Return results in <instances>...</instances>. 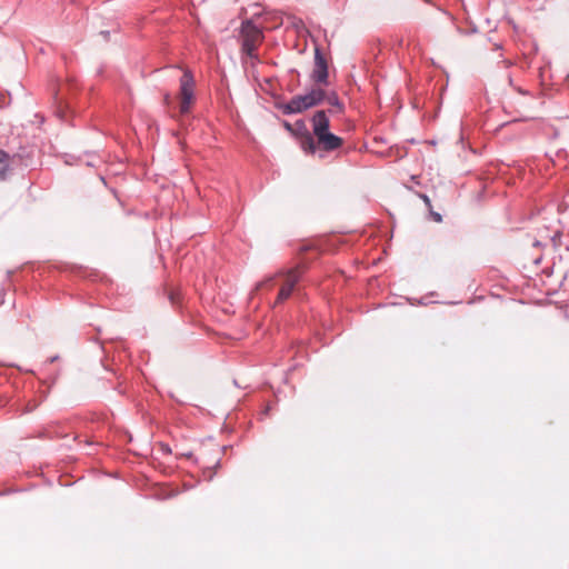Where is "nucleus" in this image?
<instances>
[{"label": "nucleus", "instance_id": "obj_1", "mask_svg": "<svg viewBox=\"0 0 569 569\" xmlns=\"http://www.w3.org/2000/svg\"><path fill=\"white\" fill-rule=\"evenodd\" d=\"M312 136L317 139V149L330 152L342 147L343 140L339 136L329 131L330 119L326 110L316 111L311 119Z\"/></svg>", "mask_w": 569, "mask_h": 569}, {"label": "nucleus", "instance_id": "obj_2", "mask_svg": "<svg viewBox=\"0 0 569 569\" xmlns=\"http://www.w3.org/2000/svg\"><path fill=\"white\" fill-rule=\"evenodd\" d=\"M325 98L326 91L322 88L313 87L305 94L292 97L288 102H277L276 108L286 116L302 113L321 104Z\"/></svg>", "mask_w": 569, "mask_h": 569}, {"label": "nucleus", "instance_id": "obj_3", "mask_svg": "<svg viewBox=\"0 0 569 569\" xmlns=\"http://www.w3.org/2000/svg\"><path fill=\"white\" fill-rule=\"evenodd\" d=\"M240 37L241 53L250 58L253 63H259L260 60L256 50L264 39L262 29L254 24L252 20H244L241 23Z\"/></svg>", "mask_w": 569, "mask_h": 569}, {"label": "nucleus", "instance_id": "obj_4", "mask_svg": "<svg viewBox=\"0 0 569 569\" xmlns=\"http://www.w3.org/2000/svg\"><path fill=\"white\" fill-rule=\"evenodd\" d=\"M194 77L191 70L186 69L180 78V112L186 114L190 111L194 98Z\"/></svg>", "mask_w": 569, "mask_h": 569}, {"label": "nucleus", "instance_id": "obj_5", "mask_svg": "<svg viewBox=\"0 0 569 569\" xmlns=\"http://www.w3.org/2000/svg\"><path fill=\"white\" fill-rule=\"evenodd\" d=\"M303 273V269L301 267H295L287 271L279 272V276L284 278L283 283L279 290L276 302L282 303L286 301L292 293L296 284L300 281Z\"/></svg>", "mask_w": 569, "mask_h": 569}, {"label": "nucleus", "instance_id": "obj_6", "mask_svg": "<svg viewBox=\"0 0 569 569\" xmlns=\"http://www.w3.org/2000/svg\"><path fill=\"white\" fill-rule=\"evenodd\" d=\"M310 77L316 84H328V63L323 53L318 47L315 49V66Z\"/></svg>", "mask_w": 569, "mask_h": 569}, {"label": "nucleus", "instance_id": "obj_7", "mask_svg": "<svg viewBox=\"0 0 569 569\" xmlns=\"http://www.w3.org/2000/svg\"><path fill=\"white\" fill-rule=\"evenodd\" d=\"M295 133L300 138V147L306 153H316V140L303 120L300 119L295 122Z\"/></svg>", "mask_w": 569, "mask_h": 569}, {"label": "nucleus", "instance_id": "obj_8", "mask_svg": "<svg viewBox=\"0 0 569 569\" xmlns=\"http://www.w3.org/2000/svg\"><path fill=\"white\" fill-rule=\"evenodd\" d=\"M10 156L7 151L0 149V181L8 179L11 168L9 166Z\"/></svg>", "mask_w": 569, "mask_h": 569}, {"label": "nucleus", "instance_id": "obj_9", "mask_svg": "<svg viewBox=\"0 0 569 569\" xmlns=\"http://www.w3.org/2000/svg\"><path fill=\"white\" fill-rule=\"evenodd\" d=\"M325 100H327V102L332 106L333 108H336V111L338 113H342L345 111V104L341 102V100L339 99L337 92L332 91L330 92L329 94L326 93V98Z\"/></svg>", "mask_w": 569, "mask_h": 569}, {"label": "nucleus", "instance_id": "obj_10", "mask_svg": "<svg viewBox=\"0 0 569 569\" xmlns=\"http://www.w3.org/2000/svg\"><path fill=\"white\" fill-rule=\"evenodd\" d=\"M418 196L423 200L425 204L428 207V208H431V200L430 198L425 194V193H418Z\"/></svg>", "mask_w": 569, "mask_h": 569}, {"label": "nucleus", "instance_id": "obj_11", "mask_svg": "<svg viewBox=\"0 0 569 569\" xmlns=\"http://www.w3.org/2000/svg\"><path fill=\"white\" fill-rule=\"evenodd\" d=\"M160 448H161V451H162L163 453H167V455L171 453V448H170V446H169V445H167V443H161V445H160Z\"/></svg>", "mask_w": 569, "mask_h": 569}, {"label": "nucleus", "instance_id": "obj_12", "mask_svg": "<svg viewBox=\"0 0 569 569\" xmlns=\"http://www.w3.org/2000/svg\"><path fill=\"white\" fill-rule=\"evenodd\" d=\"M431 214H432V218H433L435 221H437V222H441L442 221V217H441L440 213L432 212Z\"/></svg>", "mask_w": 569, "mask_h": 569}, {"label": "nucleus", "instance_id": "obj_13", "mask_svg": "<svg viewBox=\"0 0 569 569\" xmlns=\"http://www.w3.org/2000/svg\"><path fill=\"white\" fill-rule=\"evenodd\" d=\"M284 128H286L288 131H290V132H295L293 127H292L289 122H287V121L284 122Z\"/></svg>", "mask_w": 569, "mask_h": 569}, {"label": "nucleus", "instance_id": "obj_14", "mask_svg": "<svg viewBox=\"0 0 569 569\" xmlns=\"http://www.w3.org/2000/svg\"><path fill=\"white\" fill-rule=\"evenodd\" d=\"M263 286H264V282H259V283L257 284V288H256V289H257V290H259V289H261Z\"/></svg>", "mask_w": 569, "mask_h": 569}, {"label": "nucleus", "instance_id": "obj_15", "mask_svg": "<svg viewBox=\"0 0 569 569\" xmlns=\"http://www.w3.org/2000/svg\"><path fill=\"white\" fill-rule=\"evenodd\" d=\"M508 81H509V84L512 86V78L510 76L508 77Z\"/></svg>", "mask_w": 569, "mask_h": 569}, {"label": "nucleus", "instance_id": "obj_16", "mask_svg": "<svg viewBox=\"0 0 569 569\" xmlns=\"http://www.w3.org/2000/svg\"><path fill=\"white\" fill-rule=\"evenodd\" d=\"M533 246H540V242L539 241H535Z\"/></svg>", "mask_w": 569, "mask_h": 569}, {"label": "nucleus", "instance_id": "obj_17", "mask_svg": "<svg viewBox=\"0 0 569 569\" xmlns=\"http://www.w3.org/2000/svg\"><path fill=\"white\" fill-rule=\"evenodd\" d=\"M34 408H36V406H33L32 408H28L27 410L32 411Z\"/></svg>", "mask_w": 569, "mask_h": 569}]
</instances>
